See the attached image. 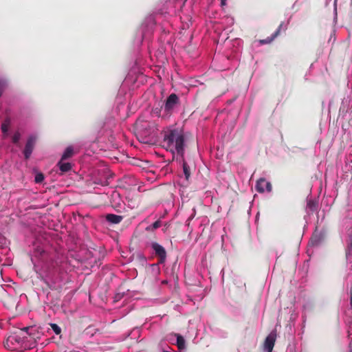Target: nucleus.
<instances>
[{"label": "nucleus", "mask_w": 352, "mask_h": 352, "mask_svg": "<svg viewBox=\"0 0 352 352\" xmlns=\"http://www.w3.org/2000/svg\"><path fill=\"white\" fill-rule=\"evenodd\" d=\"M7 87V82L4 79L0 78V98L2 96L3 93Z\"/></svg>", "instance_id": "nucleus-20"}, {"label": "nucleus", "mask_w": 352, "mask_h": 352, "mask_svg": "<svg viewBox=\"0 0 352 352\" xmlns=\"http://www.w3.org/2000/svg\"><path fill=\"white\" fill-rule=\"evenodd\" d=\"M345 257L350 273L352 274V231L348 234L346 241Z\"/></svg>", "instance_id": "nucleus-5"}, {"label": "nucleus", "mask_w": 352, "mask_h": 352, "mask_svg": "<svg viewBox=\"0 0 352 352\" xmlns=\"http://www.w3.org/2000/svg\"><path fill=\"white\" fill-rule=\"evenodd\" d=\"M179 103L180 101L178 96L176 94L173 93L164 101V105L162 108L164 109V113L166 115H170L179 105Z\"/></svg>", "instance_id": "nucleus-3"}, {"label": "nucleus", "mask_w": 352, "mask_h": 352, "mask_svg": "<svg viewBox=\"0 0 352 352\" xmlns=\"http://www.w3.org/2000/svg\"><path fill=\"white\" fill-rule=\"evenodd\" d=\"M177 337V346L179 350H183L186 348V341L182 336L175 333Z\"/></svg>", "instance_id": "nucleus-12"}, {"label": "nucleus", "mask_w": 352, "mask_h": 352, "mask_svg": "<svg viewBox=\"0 0 352 352\" xmlns=\"http://www.w3.org/2000/svg\"><path fill=\"white\" fill-rule=\"evenodd\" d=\"M63 161L60 159L57 165L62 173H66L71 170L72 164L69 162H64Z\"/></svg>", "instance_id": "nucleus-11"}, {"label": "nucleus", "mask_w": 352, "mask_h": 352, "mask_svg": "<svg viewBox=\"0 0 352 352\" xmlns=\"http://www.w3.org/2000/svg\"><path fill=\"white\" fill-rule=\"evenodd\" d=\"M141 258H142V260L145 261V257L144 256H141Z\"/></svg>", "instance_id": "nucleus-24"}, {"label": "nucleus", "mask_w": 352, "mask_h": 352, "mask_svg": "<svg viewBox=\"0 0 352 352\" xmlns=\"http://www.w3.org/2000/svg\"><path fill=\"white\" fill-rule=\"evenodd\" d=\"M74 154L73 148L71 146L67 147L63 153L61 159L62 160H67L71 157Z\"/></svg>", "instance_id": "nucleus-16"}, {"label": "nucleus", "mask_w": 352, "mask_h": 352, "mask_svg": "<svg viewBox=\"0 0 352 352\" xmlns=\"http://www.w3.org/2000/svg\"><path fill=\"white\" fill-rule=\"evenodd\" d=\"M307 207L311 212H314L317 210V202L314 200L310 199L307 201Z\"/></svg>", "instance_id": "nucleus-17"}, {"label": "nucleus", "mask_w": 352, "mask_h": 352, "mask_svg": "<svg viewBox=\"0 0 352 352\" xmlns=\"http://www.w3.org/2000/svg\"><path fill=\"white\" fill-rule=\"evenodd\" d=\"M43 179H44V175H43V174H42L41 173H37L34 178V181L37 184L42 182L43 181Z\"/></svg>", "instance_id": "nucleus-22"}, {"label": "nucleus", "mask_w": 352, "mask_h": 352, "mask_svg": "<svg viewBox=\"0 0 352 352\" xmlns=\"http://www.w3.org/2000/svg\"><path fill=\"white\" fill-rule=\"evenodd\" d=\"M256 190L260 193H263L265 190L270 192L272 190V186L265 178H260L256 182Z\"/></svg>", "instance_id": "nucleus-7"}, {"label": "nucleus", "mask_w": 352, "mask_h": 352, "mask_svg": "<svg viewBox=\"0 0 352 352\" xmlns=\"http://www.w3.org/2000/svg\"><path fill=\"white\" fill-rule=\"evenodd\" d=\"M221 3L224 4V0H221Z\"/></svg>", "instance_id": "nucleus-26"}, {"label": "nucleus", "mask_w": 352, "mask_h": 352, "mask_svg": "<svg viewBox=\"0 0 352 352\" xmlns=\"http://www.w3.org/2000/svg\"><path fill=\"white\" fill-rule=\"evenodd\" d=\"M284 26V22H282L275 32L271 36H268L265 39H261L259 41V43L262 45L270 44L271 43L280 33L281 29Z\"/></svg>", "instance_id": "nucleus-8"}, {"label": "nucleus", "mask_w": 352, "mask_h": 352, "mask_svg": "<svg viewBox=\"0 0 352 352\" xmlns=\"http://www.w3.org/2000/svg\"><path fill=\"white\" fill-rule=\"evenodd\" d=\"M35 330L25 327L11 333L3 342L6 349L10 351H23L33 348L36 344Z\"/></svg>", "instance_id": "nucleus-1"}, {"label": "nucleus", "mask_w": 352, "mask_h": 352, "mask_svg": "<svg viewBox=\"0 0 352 352\" xmlns=\"http://www.w3.org/2000/svg\"><path fill=\"white\" fill-rule=\"evenodd\" d=\"M276 341V338L274 336L270 334L269 335L265 340L264 346L267 350V352H272L273 348L274 346Z\"/></svg>", "instance_id": "nucleus-9"}, {"label": "nucleus", "mask_w": 352, "mask_h": 352, "mask_svg": "<svg viewBox=\"0 0 352 352\" xmlns=\"http://www.w3.org/2000/svg\"><path fill=\"white\" fill-rule=\"evenodd\" d=\"M50 326H51L52 329L53 330V331L56 335H59L61 333V329H60V327L58 324H56L55 323H52V324H50Z\"/></svg>", "instance_id": "nucleus-21"}, {"label": "nucleus", "mask_w": 352, "mask_h": 352, "mask_svg": "<svg viewBox=\"0 0 352 352\" xmlns=\"http://www.w3.org/2000/svg\"><path fill=\"white\" fill-rule=\"evenodd\" d=\"M154 112H155V113H156L157 115H159V113H160V109H155L154 110Z\"/></svg>", "instance_id": "nucleus-23"}, {"label": "nucleus", "mask_w": 352, "mask_h": 352, "mask_svg": "<svg viewBox=\"0 0 352 352\" xmlns=\"http://www.w3.org/2000/svg\"><path fill=\"white\" fill-rule=\"evenodd\" d=\"M21 137V133L19 131H16L12 138V142L15 144H19Z\"/></svg>", "instance_id": "nucleus-19"}, {"label": "nucleus", "mask_w": 352, "mask_h": 352, "mask_svg": "<svg viewBox=\"0 0 352 352\" xmlns=\"http://www.w3.org/2000/svg\"><path fill=\"white\" fill-rule=\"evenodd\" d=\"M152 266H153V267H157V264H153Z\"/></svg>", "instance_id": "nucleus-25"}, {"label": "nucleus", "mask_w": 352, "mask_h": 352, "mask_svg": "<svg viewBox=\"0 0 352 352\" xmlns=\"http://www.w3.org/2000/svg\"><path fill=\"white\" fill-rule=\"evenodd\" d=\"M162 226V222L160 220H157L155 221L153 224L147 226L146 228V230L148 232H153V230L159 228Z\"/></svg>", "instance_id": "nucleus-15"}, {"label": "nucleus", "mask_w": 352, "mask_h": 352, "mask_svg": "<svg viewBox=\"0 0 352 352\" xmlns=\"http://www.w3.org/2000/svg\"><path fill=\"white\" fill-rule=\"evenodd\" d=\"M104 126V123L103 122H96L92 126V130L94 131H100Z\"/></svg>", "instance_id": "nucleus-18"}, {"label": "nucleus", "mask_w": 352, "mask_h": 352, "mask_svg": "<svg viewBox=\"0 0 352 352\" xmlns=\"http://www.w3.org/2000/svg\"><path fill=\"white\" fill-rule=\"evenodd\" d=\"M162 146L173 155L175 153L182 158L185 151V136L184 131L179 128L169 129L165 132Z\"/></svg>", "instance_id": "nucleus-2"}, {"label": "nucleus", "mask_w": 352, "mask_h": 352, "mask_svg": "<svg viewBox=\"0 0 352 352\" xmlns=\"http://www.w3.org/2000/svg\"><path fill=\"white\" fill-rule=\"evenodd\" d=\"M36 141V138L34 135H30L27 140V142L25 146V148L23 151V154L25 160H28L34 150L35 144Z\"/></svg>", "instance_id": "nucleus-6"}, {"label": "nucleus", "mask_w": 352, "mask_h": 352, "mask_svg": "<svg viewBox=\"0 0 352 352\" xmlns=\"http://www.w3.org/2000/svg\"><path fill=\"white\" fill-rule=\"evenodd\" d=\"M10 125V118H6L3 122L1 124V131L5 134L7 135L9 129V126Z\"/></svg>", "instance_id": "nucleus-13"}, {"label": "nucleus", "mask_w": 352, "mask_h": 352, "mask_svg": "<svg viewBox=\"0 0 352 352\" xmlns=\"http://www.w3.org/2000/svg\"><path fill=\"white\" fill-rule=\"evenodd\" d=\"M182 159H183V164H182L183 172L185 175L186 179L188 181L190 177V167L188 165L187 162L184 160V157Z\"/></svg>", "instance_id": "nucleus-14"}, {"label": "nucleus", "mask_w": 352, "mask_h": 352, "mask_svg": "<svg viewBox=\"0 0 352 352\" xmlns=\"http://www.w3.org/2000/svg\"><path fill=\"white\" fill-rule=\"evenodd\" d=\"M105 218L108 222L114 223V224H118V223H120L123 219L122 216L117 215V214H107L106 215Z\"/></svg>", "instance_id": "nucleus-10"}, {"label": "nucleus", "mask_w": 352, "mask_h": 352, "mask_svg": "<svg viewBox=\"0 0 352 352\" xmlns=\"http://www.w3.org/2000/svg\"><path fill=\"white\" fill-rule=\"evenodd\" d=\"M151 247L155 256L158 258V263L161 264L164 263L166 259V251L165 248L157 242H152Z\"/></svg>", "instance_id": "nucleus-4"}]
</instances>
